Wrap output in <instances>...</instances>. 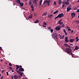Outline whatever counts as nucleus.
<instances>
[{
  "label": "nucleus",
  "mask_w": 79,
  "mask_h": 79,
  "mask_svg": "<svg viewBox=\"0 0 79 79\" xmlns=\"http://www.w3.org/2000/svg\"><path fill=\"white\" fill-rule=\"evenodd\" d=\"M65 50L66 53H67L69 55H71L72 57H73V54H72V52H72V50H71V48H66Z\"/></svg>",
  "instance_id": "f257e3e1"
},
{
  "label": "nucleus",
  "mask_w": 79,
  "mask_h": 79,
  "mask_svg": "<svg viewBox=\"0 0 79 79\" xmlns=\"http://www.w3.org/2000/svg\"><path fill=\"white\" fill-rule=\"evenodd\" d=\"M49 2H50V1L49 0H46L44 1L43 4V8H45L46 7V6L47 5V4L48 3H49Z\"/></svg>",
  "instance_id": "f03ea898"
},
{
  "label": "nucleus",
  "mask_w": 79,
  "mask_h": 79,
  "mask_svg": "<svg viewBox=\"0 0 79 79\" xmlns=\"http://www.w3.org/2000/svg\"><path fill=\"white\" fill-rule=\"evenodd\" d=\"M42 0H41L40 1L39 5V7L40 9H42V8H43V5H42Z\"/></svg>",
  "instance_id": "7ed1b4c3"
},
{
  "label": "nucleus",
  "mask_w": 79,
  "mask_h": 79,
  "mask_svg": "<svg viewBox=\"0 0 79 79\" xmlns=\"http://www.w3.org/2000/svg\"><path fill=\"white\" fill-rule=\"evenodd\" d=\"M24 71V69H19V70H18H18L16 71V72L18 73L19 74L20 76H23V74H22V73L20 72Z\"/></svg>",
  "instance_id": "20e7f679"
},
{
  "label": "nucleus",
  "mask_w": 79,
  "mask_h": 79,
  "mask_svg": "<svg viewBox=\"0 0 79 79\" xmlns=\"http://www.w3.org/2000/svg\"><path fill=\"white\" fill-rule=\"evenodd\" d=\"M16 69H18L19 68H20L19 69H24L22 68L23 67H22V66L21 65H20L19 66V65H16Z\"/></svg>",
  "instance_id": "39448f33"
},
{
  "label": "nucleus",
  "mask_w": 79,
  "mask_h": 79,
  "mask_svg": "<svg viewBox=\"0 0 79 79\" xmlns=\"http://www.w3.org/2000/svg\"><path fill=\"white\" fill-rule=\"evenodd\" d=\"M58 34L56 33H53L52 34V38H53L54 37H57L58 36Z\"/></svg>",
  "instance_id": "423d86ee"
},
{
  "label": "nucleus",
  "mask_w": 79,
  "mask_h": 79,
  "mask_svg": "<svg viewBox=\"0 0 79 79\" xmlns=\"http://www.w3.org/2000/svg\"><path fill=\"white\" fill-rule=\"evenodd\" d=\"M71 5H70L69 6V7H67V12H69V11L71 10Z\"/></svg>",
  "instance_id": "0eeeda50"
},
{
  "label": "nucleus",
  "mask_w": 79,
  "mask_h": 79,
  "mask_svg": "<svg viewBox=\"0 0 79 79\" xmlns=\"http://www.w3.org/2000/svg\"><path fill=\"white\" fill-rule=\"evenodd\" d=\"M55 29L56 31H59V30H60L61 29V26H57L55 27Z\"/></svg>",
  "instance_id": "6e6552de"
},
{
  "label": "nucleus",
  "mask_w": 79,
  "mask_h": 79,
  "mask_svg": "<svg viewBox=\"0 0 79 79\" xmlns=\"http://www.w3.org/2000/svg\"><path fill=\"white\" fill-rule=\"evenodd\" d=\"M64 16V15L63 13L60 14L58 15V16H59V18H61L62 17H63Z\"/></svg>",
  "instance_id": "1a4fd4ad"
},
{
  "label": "nucleus",
  "mask_w": 79,
  "mask_h": 79,
  "mask_svg": "<svg viewBox=\"0 0 79 79\" xmlns=\"http://www.w3.org/2000/svg\"><path fill=\"white\" fill-rule=\"evenodd\" d=\"M65 43H67V42H69V40H68V37H65Z\"/></svg>",
  "instance_id": "9d476101"
},
{
  "label": "nucleus",
  "mask_w": 79,
  "mask_h": 79,
  "mask_svg": "<svg viewBox=\"0 0 79 79\" xmlns=\"http://www.w3.org/2000/svg\"><path fill=\"white\" fill-rule=\"evenodd\" d=\"M71 15L72 16V17L73 18V17H75V16L76 15V13L73 12L71 14Z\"/></svg>",
  "instance_id": "9b49d317"
},
{
  "label": "nucleus",
  "mask_w": 79,
  "mask_h": 79,
  "mask_svg": "<svg viewBox=\"0 0 79 79\" xmlns=\"http://www.w3.org/2000/svg\"><path fill=\"white\" fill-rule=\"evenodd\" d=\"M79 49V47H77V46H76L75 48L74 49V51H75V50H77Z\"/></svg>",
  "instance_id": "f8f14e48"
},
{
  "label": "nucleus",
  "mask_w": 79,
  "mask_h": 79,
  "mask_svg": "<svg viewBox=\"0 0 79 79\" xmlns=\"http://www.w3.org/2000/svg\"><path fill=\"white\" fill-rule=\"evenodd\" d=\"M54 38V39H55V40L56 41H58V37H57V36H56V37H53V38Z\"/></svg>",
  "instance_id": "ddd939ff"
},
{
  "label": "nucleus",
  "mask_w": 79,
  "mask_h": 79,
  "mask_svg": "<svg viewBox=\"0 0 79 79\" xmlns=\"http://www.w3.org/2000/svg\"><path fill=\"white\" fill-rule=\"evenodd\" d=\"M14 78L15 79H17L19 78L18 77H17V76L16 75H15V76H14Z\"/></svg>",
  "instance_id": "4468645a"
},
{
  "label": "nucleus",
  "mask_w": 79,
  "mask_h": 79,
  "mask_svg": "<svg viewBox=\"0 0 79 79\" xmlns=\"http://www.w3.org/2000/svg\"><path fill=\"white\" fill-rule=\"evenodd\" d=\"M53 14H50L48 15V17L50 18L51 17H53Z\"/></svg>",
  "instance_id": "2eb2a0df"
},
{
  "label": "nucleus",
  "mask_w": 79,
  "mask_h": 79,
  "mask_svg": "<svg viewBox=\"0 0 79 79\" xmlns=\"http://www.w3.org/2000/svg\"><path fill=\"white\" fill-rule=\"evenodd\" d=\"M63 31H64V33H65V36L67 35V33H66V30H65V29H64Z\"/></svg>",
  "instance_id": "dca6fc26"
},
{
  "label": "nucleus",
  "mask_w": 79,
  "mask_h": 79,
  "mask_svg": "<svg viewBox=\"0 0 79 79\" xmlns=\"http://www.w3.org/2000/svg\"><path fill=\"white\" fill-rule=\"evenodd\" d=\"M47 13V12L44 13L42 15V16H46Z\"/></svg>",
  "instance_id": "f3484780"
},
{
  "label": "nucleus",
  "mask_w": 79,
  "mask_h": 79,
  "mask_svg": "<svg viewBox=\"0 0 79 79\" xmlns=\"http://www.w3.org/2000/svg\"><path fill=\"white\" fill-rule=\"evenodd\" d=\"M32 14H31L30 15V16L28 17V18L29 19L30 18V19H31V18H32Z\"/></svg>",
  "instance_id": "a211bd4d"
},
{
  "label": "nucleus",
  "mask_w": 79,
  "mask_h": 79,
  "mask_svg": "<svg viewBox=\"0 0 79 79\" xmlns=\"http://www.w3.org/2000/svg\"><path fill=\"white\" fill-rule=\"evenodd\" d=\"M74 40L73 39H71L70 40V42H74Z\"/></svg>",
  "instance_id": "6ab92c4d"
},
{
  "label": "nucleus",
  "mask_w": 79,
  "mask_h": 79,
  "mask_svg": "<svg viewBox=\"0 0 79 79\" xmlns=\"http://www.w3.org/2000/svg\"><path fill=\"white\" fill-rule=\"evenodd\" d=\"M65 3L66 5H69V2H68V1H66L65 2Z\"/></svg>",
  "instance_id": "aec40b11"
},
{
  "label": "nucleus",
  "mask_w": 79,
  "mask_h": 79,
  "mask_svg": "<svg viewBox=\"0 0 79 79\" xmlns=\"http://www.w3.org/2000/svg\"><path fill=\"white\" fill-rule=\"evenodd\" d=\"M59 5H61V4L62 3V1L61 0L59 1Z\"/></svg>",
  "instance_id": "412c9836"
},
{
  "label": "nucleus",
  "mask_w": 79,
  "mask_h": 79,
  "mask_svg": "<svg viewBox=\"0 0 79 79\" xmlns=\"http://www.w3.org/2000/svg\"><path fill=\"white\" fill-rule=\"evenodd\" d=\"M33 2V3H36V2H37L39 0H32Z\"/></svg>",
  "instance_id": "4be33fe9"
},
{
  "label": "nucleus",
  "mask_w": 79,
  "mask_h": 79,
  "mask_svg": "<svg viewBox=\"0 0 79 79\" xmlns=\"http://www.w3.org/2000/svg\"><path fill=\"white\" fill-rule=\"evenodd\" d=\"M58 10H56V11L54 12L53 13V14H54V15L55 14H56V13H58Z\"/></svg>",
  "instance_id": "5701e85b"
},
{
  "label": "nucleus",
  "mask_w": 79,
  "mask_h": 79,
  "mask_svg": "<svg viewBox=\"0 0 79 79\" xmlns=\"http://www.w3.org/2000/svg\"><path fill=\"white\" fill-rule=\"evenodd\" d=\"M39 23V21H38V20L36 19V20L35 21V23Z\"/></svg>",
  "instance_id": "b1692460"
},
{
  "label": "nucleus",
  "mask_w": 79,
  "mask_h": 79,
  "mask_svg": "<svg viewBox=\"0 0 79 79\" xmlns=\"http://www.w3.org/2000/svg\"><path fill=\"white\" fill-rule=\"evenodd\" d=\"M76 42H78L79 41V39H78V37H77L76 39Z\"/></svg>",
  "instance_id": "393cba45"
},
{
  "label": "nucleus",
  "mask_w": 79,
  "mask_h": 79,
  "mask_svg": "<svg viewBox=\"0 0 79 79\" xmlns=\"http://www.w3.org/2000/svg\"><path fill=\"white\" fill-rule=\"evenodd\" d=\"M19 4L21 6H23V5H24V4L21 3V2Z\"/></svg>",
  "instance_id": "a878e982"
},
{
  "label": "nucleus",
  "mask_w": 79,
  "mask_h": 79,
  "mask_svg": "<svg viewBox=\"0 0 79 79\" xmlns=\"http://www.w3.org/2000/svg\"><path fill=\"white\" fill-rule=\"evenodd\" d=\"M17 3H19V4L21 3L20 0H17Z\"/></svg>",
  "instance_id": "bb28decb"
},
{
  "label": "nucleus",
  "mask_w": 79,
  "mask_h": 79,
  "mask_svg": "<svg viewBox=\"0 0 79 79\" xmlns=\"http://www.w3.org/2000/svg\"><path fill=\"white\" fill-rule=\"evenodd\" d=\"M59 25H63V23L60 22V23H59Z\"/></svg>",
  "instance_id": "cd10ccee"
},
{
  "label": "nucleus",
  "mask_w": 79,
  "mask_h": 79,
  "mask_svg": "<svg viewBox=\"0 0 79 79\" xmlns=\"http://www.w3.org/2000/svg\"><path fill=\"white\" fill-rule=\"evenodd\" d=\"M50 31L51 33H53V29H51L50 30Z\"/></svg>",
  "instance_id": "c85d7f7f"
},
{
  "label": "nucleus",
  "mask_w": 79,
  "mask_h": 79,
  "mask_svg": "<svg viewBox=\"0 0 79 79\" xmlns=\"http://www.w3.org/2000/svg\"><path fill=\"white\" fill-rule=\"evenodd\" d=\"M61 19L59 21L58 24H59V23H61Z\"/></svg>",
  "instance_id": "c756f323"
},
{
  "label": "nucleus",
  "mask_w": 79,
  "mask_h": 79,
  "mask_svg": "<svg viewBox=\"0 0 79 79\" xmlns=\"http://www.w3.org/2000/svg\"><path fill=\"white\" fill-rule=\"evenodd\" d=\"M64 37H65L64 35L62 36H61L60 38V39H63V38H64Z\"/></svg>",
  "instance_id": "7c9ffc66"
},
{
  "label": "nucleus",
  "mask_w": 79,
  "mask_h": 79,
  "mask_svg": "<svg viewBox=\"0 0 79 79\" xmlns=\"http://www.w3.org/2000/svg\"><path fill=\"white\" fill-rule=\"evenodd\" d=\"M54 5H56V1L54 2Z\"/></svg>",
  "instance_id": "2f4dec72"
},
{
  "label": "nucleus",
  "mask_w": 79,
  "mask_h": 79,
  "mask_svg": "<svg viewBox=\"0 0 79 79\" xmlns=\"http://www.w3.org/2000/svg\"><path fill=\"white\" fill-rule=\"evenodd\" d=\"M59 18V16H58V15L55 18V19H57V18Z\"/></svg>",
  "instance_id": "473e14b6"
},
{
  "label": "nucleus",
  "mask_w": 79,
  "mask_h": 79,
  "mask_svg": "<svg viewBox=\"0 0 79 79\" xmlns=\"http://www.w3.org/2000/svg\"><path fill=\"white\" fill-rule=\"evenodd\" d=\"M43 24L44 25H45V26H46V25H47V23H46V22H44Z\"/></svg>",
  "instance_id": "72a5a7b5"
},
{
  "label": "nucleus",
  "mask_w": 79,
  "mask_h": 79,
  "mask_svg": "<svg viewBox=\"0 0 79 79\" xmlns=\"http://www.w3.org/2000/svg\"><path fill=\"white\" fill-rule=\"evenodd\" d=\"M9 66H12V64H11V63H10L9 64Z\"/></svg>",
  "instance_id": "f704fd0d"
},
{
  "label": "nucleus",
  "mask_w": 79,
  "mask_h": 79,
  "mask_svg": "<svg viewBox=\"0 0 79 79\" xmlns=\"http://www.w3.org/2000/svg\"><path fill=\"white\" fill-rule=\"evenodd\" d=\"M75 23H79V21H77V20H76L75 21Z\"/></svg>",
  "instance_id": "c9c22d12"
},
{
  "label": "nucleus",
  "mask_w": 79,
  "mask_h": 79,
  "mask_svg": "<svg viewBox=\"0 0 79 79\" xmlns=\"http://www.w3.org/2000/svg\"><path fill=\"white\" fill-rule=\"evenodd\" d=\"M64 26V24H63L61 26V27H63Z\"/></svg>",
  "instance_id": "e433bc0d"
},
{
  "label": "nucleus",
  "mask_w": 79,
  "mask_h": 79,
  "mask_svg": "<svg viewBox=\"0 0 79 79\" xmlns=\"http://www.w3.org/2000/svg\"><path fill=\"white\" fill-rule=\"evenodd\" d=\"M64 7V4H63L62 5V8H63Z\"/></svg>",
  "instance_id": "4c0bfd02"
},
{
  "label": "nucleus",
  "mask_w": 79,
  "mask_h": 79,
  "mask_svg": "<svg viewBox=\"0 0 79 79\" xmlns=\"http://www.w3.org/2000/svg\"><path fill=\"white\" fill-rule=\"evenodd\" d=\"M68 31H71V29H68Z\"/></svg>",
  "instance_id": "58836bf2"
},
{
  "label": "nucleus",
  "mask_w": 79,
  "mask_h": 79,
  "mask_svg": "<svg viewBox=\"0 0 79 79\" xmlns=\"http://www.w3.org/2000/svg\"><path fill=\"white\" fill-rule=\"evenodd\" d=\"M31 8H34V7H33V6L32 5H31Z\"/></svg>",
  "instance_id": "ea45409f"
},
{
  "label": "nucleus",
  "mask_w": 79,
  "mask_h": 79,
  "mask_svg": "<svg viewBox=\"0 0 79 79\" xmlns=\"http://www.w3.org/2000/svg\"><path fill=\"white\" fill-rule=\"evenodd\" d=\"M9 69H12V67H9Z\"/></svg>",
  "instance_id": "a19ab883"
},
{
  "label": "nucleus",
  "mask_w": 79,
  "mask_h": 79,
  "mask_svg": "<svg viewBox=\"0 0 79 79\" xmlns=\"http://www.w3.org/2000/svg\"><path fill=\"white\" fill-rule=\"evenodd\" d=\"M51 29V27H48V29L49 30H50V29Z\"/></svg>",
  "instance_id": "79ce46f5"
},
{
  "label": "nucleus",
  "mask_w": 79,
  "mask_h": 79,
  "mask_svg": "<svg viewBox=\"0 0 79 79\" xmlns=\"http://www.w3.org/2000/svg\"><path fill=\"white\" fill-rule=\"evenodd\" d=\"M6 74H7V76H8L9 75L8 72H6Z\"/></svg>",
  "instance_id": "37998d69"
},
{
  "label": "nucleus",
  "mask_w": 79,
  "mask_h": 79,
  "mask_svg": "<svg viewBox=\"0 0 79 79\" xmlns=\"http://www.w3.org/2000/svg\"><path fill=\"white\" fill-rule=\"evenodd\" d=\"M65 46L66 47H67V46H68V44H64Z\"/></svg>",
  "instance_id": "c03bdc74"
},
{
  "label": "nucleus",
  "mask_w": 79,
  "mask_h": 79,
  "mask_svg": "<svg viewBox=\"0 0 79 79\" xmlns=\"http://www.w3.org/2000/svg\"><path fill=\"white\" fill-rule=\"evenodd\" d=\"M31 1H30L29 3V5H31Z\"/></svg>",
  "instance_id": "a18cd8bd"
},
{
  "label": "nucleus",
  "mask_w": 79,
  "mask_h": 79,
  "mask_svg": "<svg viewBox=\"0 0 79 79\" xmlns=\"http://www.w3.org/2000/svg\"><path fill=\"white\" fill-rule=\"evenodd\" d=\"M2 50V48L0 47V50Z\"/></svg>",
  "instance_id": "49530a36"
},
{
  "label": "nucleus",
  "mask_w": 79,
  "mask_h": 79,
  "mask_svg": "<svg viewBox=\"0 0 79 79\" xmlns=\"http://www.w3.org/2000/svg\"><path fill=\"white\" fill-rule=\"evenodd\" d=\"M32 11H34V9L33 8H32Z\"/></svg>",
  "instance_id": "de8ad7c7"
},
{
  "label": "nucleus",
  "mask_w": 79,
  "mask_h": 79,
  "mask_svg": "<svg viewBox=\"0 0 79 79\" xmlns=\"http://www.w3.org/2000/svg\"><path fill=\"white\" fill-rule=\"evenodd\" d=\"M12 79H14V77H13V76H12L11 77Z\"/></svg>",
  "instance_id": "09e8293b"
},
{
  "label": "nucleus",
  "mask_w": 79,
  "mask_h": 79,
  "mask_svg": "<svg viewBox=\"0 0 79 79\" xmlns=\"http://www.w3.org/2000/svg\"><path fill=\"white\" fill-rule=\"evenodd\" d=\"M73 32H74V31H73V30H72L71 31V32L72 33H73Z\"/></svg>",
  "instance_id": "8fccbe9b"
},
{
  "label": "nucleus",
  "mask_w": 79,
  "mask_h": 79,
  "mask_svg": "<svg viewBox=\"0 0 79 79\" xmlns=\"http://www.w3.org/2000/svg\"><path fill=\"white\" fill-rule=\"evenodd\" d=\"M77 12H79V9H77Z\"/></svg>",
  "instance_id": "3c124183"
},
{
  "label": "nucleus",
  "mask_w": 79,
  "mask_h": 79,
  "mask_svg": "<svg viewBox=\"0 0 79 79\" xmlns=\"http://www.w3.org/2000/svg\"><path fill=\"white\" fill-rule=\"evenodd\" d=\"M3 78V76H2L1 77V79H2Z\"/></svg>",
  "instance_id": "603ef678"
},
{
  "label": "nucleus",
  "mask_w": 79,
  "mask_h": 79,
  "mask_svg": "<svg viewBox=\"0 0 79 79\" xmlns=\"http://www.w3.org/2000/svg\"><path fill=\"white\" fill-rule=\"evenodd\" d=\"M48 6H50V5L49 4V2H48Z\"/></svg>",
  "instance_id": "864d4df0"
},
{
  "label": "nucleus",
  "mask_w": 79,
  "mask_h": 79,
  "mask_svg": "<svg viewBox=\"0 0 79 79\" xmlns=\"http://www.w3.org/2000/svg\"><path fill=\"white\" fill-rule=\"evenodd\" d=\"M43 27H47V26H43Z\"/></svg>",
  "instance_id": "5fc2aeb1"
},
{
  "label": "nucleus",
  "mask_w": 79,
  "mask_h": 79,
  "mask_svg": "<svg viewBox=\"0 0 79 79\" xmlns=\"http://www.w3.org/2000/svg\"><path fill=\"white\" fill-rule=\"evenodd\" d=\"M70 45L71 46V45H73V44H70Z\"/></svg>",
  "instance_id": "6e6d98bb"
},
{
  "label": "nucleus",
  "mask_w": 79,
  "mask_h": 79,
  "mask_svg": "<svg viewBox=\"0 0 79 79\" xmlns=\"http://www.w3.org/2000/svg\"><path fill=\"white\" fill-rule=\"evenodd\" d=\"M59 35L60 38L61 37V35H60V34H59Z\"/></svg>",
  "instance_id": "4d7b16f0"
},
{
  "label": "nucleus",
  "mask_w": 79,
  "mask_h": 79,
  "mask_svg": "<svg viewBox=\"0 0 79 79\" xmlns=\"http://www.w3.org/2000/svg\"><path fill=\"white\" fill-rule=\"evenodd\" d=\"M14 72V71L13 70H12V72Z\"/></svg>",
  "instance_id": "13d9d810"
},
{
  "label": "nucleus",
  "mask_w": 79,
  "mask_h": 79,
  "mask_svg": "<svg viewBox=\"0 0 79 79\" xmlns=\"http://www.w3.org/2000/svg\"><path fill=\"white\" fill-rule=\"evenodd\" d=\"M65 1H66V0H65ZM67 1V2H69V0H66Z\"/></svg>",
  "instance_id": "bf43d9fd"
},
{
  "label": "nucleus",
  "mask_w": 79,
  "mask_h": 79,
  "mask_svg": "<svg viewBox=\"0 0 79 79\" xmlns=\"http://www.w3.org/2000/svg\"><path fill=\"white\" fill-rule=\"evenodd\" d=\"M67 29H69V27H67Z\"/></svg>",
  "instance_id": "052dcab7"
},
{
  "label": "nucleus",
  "mask_w": 79,
  "mask_h": 79,
  "mask_svg": "<svg viewBox=\"0 0 79 79\" xmlns=\"http://www.w3.org/2000/svg\"><path fill=\"white\" fill-rule=\"evenodd\" d=\"M68 47L69 48H71V46H68Z\"/></svg>",
  "instance_id": "680f3d73"
},
{
  "label": "nucleus",
  "mask_w": 79,
  "mask_h": 79,
  "mask_svg": "<svg viewBox=\"0 0 79 79\" xmlns=\"http://www.w3.org/2000/svg\"><path fill=\"white\" fill-rule=\"evenodd\" d=\"M62 3L63 4H64V3H65V2H63Z\"/></svg>",
  "instance_id": "e2e57ef3"
},
{
  "label": "nucleus",
  "mask_w": 79,
  "mask_h": 79,
  "mask_svg": "<svg viewBox=\"0 0 79 79\" xmlns=\"http://www.w3.org/2000/svg\"><path fill=\"white\" fill-rule=\"evenodd\" d=\"M19 78H20V77H21V76H19Z\"/></svg>",
  "instance_id": "0e129e2a"
},
{
  "label": "nucleus",
  "mask_w": 79,
  "mask_h": 79,
  "mask_svg": "<svg viewBox=\"0 0 79 79\" xmlns=\"http://www.w3.org/2000/svg\"><path fill=\"white\" fill-rule=\"evenodd\" d=\"M77 2H79V0L77 1Z\"/></svg>",
  "instance_id": "69168bd1"
},
{
  "label": "nucleus",
  "mask_w": 79,
  "mask_h": 79,
  "mask_svg": "<svg viewBox=\"0 0 79 79\" xmlns=\"http://www.w3.org/2000/svg\"><path fill=\"white\" fill-rule=\"evenodd\" d=\"M22 79H26V78H22Z\"/></svg>",
  "instance_id": "338daca9"
},
{
  "label": "nucleus",
  "mask_w": 79,
  "mask_h": 79,
  "mask_svg": "<svg viewBox=\"0 0 79 79\" xmlns=\"http://www.w3.org/2000/svg\"><path fill=\"white\" fill-rule=\"evenodd\" d=\"M1 61H3V60H1Z\"/></svg>",
  "instance_id": "774afa93"
}]
</instances>
